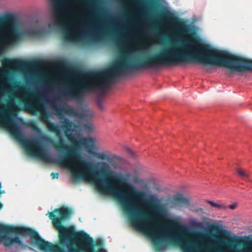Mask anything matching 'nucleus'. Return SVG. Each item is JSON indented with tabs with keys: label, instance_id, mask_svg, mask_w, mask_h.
Returning <instances> with one entry per match:
<instances>
[{
	"label": "nucleus",
	"instance_id": "obj_1",
	"mask_svg": "<svg viewBox=\"0 0 252 252\" xmlns=\"http://www.w3.org/2000/svg\"><path fill=\"white\" fill-rule=\"evenodd\" d=\"M194 61L204 65L220 66L230 69L229 72H243L249 70V60L227 51L219 50L206 44L197 43L186 39L184 44L177 48L174 46L164 48L160 52L128 62L127 57H123L107 72L91 71L85 75L88 81L83 82L77 77H71L68 80L73 84L68 87L63 94L75 99L82 98L86 93L96 90L104 92L107 85L114 81L121 73L127 70L158 67L179 63Z\"/></svg>",
	"mask_w": 252,
	"mask_h": 252
},
{
	"label": "nucleus",
	"instance_id": "obj_2",
	"mask_svg": "<svg viewBox=\"0 0 252 252\" xmlns=\"http://www.w3.org/2000/svg\"><path fill=\"white\" fill-rule=\"evenodd\" d=\"M126 178L115 177L113 182L108 179L105 183H99L98 187L100 190L105 189L109 193H112L119 199L124 210L130 218L134 223L138 224L147 219L151 220L154 227L160 230L159 235L154 237L153 241L156 245L166 242L174 245L180 242L184 252H232L229 250L222 249V245L232 248V239L217 238L216 241L207 240L206 237L198 231L185 233L184 240L180 241L176 235L177 230L181 227L175 220L168 218V211L162 204H157L158 199L154 195L150 196L147 201L150 212L154 215L149 216L138 210L136 203L142 202L146 196L144 191H139L131 184L126 182L130 174L125 175Z\"/></svg>",
	"mask_w": 252,
	"mask_h": 252
},
{
	"label": "nucleus",
	"instance_id": "obj_3",
	"mask_svg": "<svg viewBox=\"0 0 252 252\" xmlns=\"http://www.w3.org/2000/svg\"><path fill=\"white\" fill-rule=\"evenodd\" d=\"M71 213L67 208L55 209L48 213L53 225L58 230L59 241L55 245L42 239L37 231L29 227H12L10 231L17 235L30 236L38 248L45 252H93L94 245L92 237L83 231L76 232L72 226L62 224V220L68 219Z\"/></svg>",
	"mask_w": 252,
	"mask_h": 252
},
{
	"label": "nucleus",
	"instance_id": "obj_4",
	"mask_svg": "<svg viewBox=\"0 0 252 252\" xmlns=\"http://www.w3.org/2000/svg\"><path fill=\"white\" fill-rule=\"evenodd\" d=\"M76 126V125L68 119H64L62 127L72 145L70 147H67L66 154L53 159L52 162L60 165L71 167L72 176L74 179L88 180L93 176L90 173L92 163L83 159L79 153L80 145L85 144L87 139L78 140L75 139L71 132L74 131L73 127Z\"/></svg>",
	"mask_w": 252,
	"mask_h": 252
},
{
	"label": "nucleus",
	"instance_id": "obj_5",
	"mask_svg": "<svg viewBox=\"0 0 252 252\" xmlns=\"http://www.w3.org/2000/svg\"><path fill=\"white\" fill-rule=\"evenodd\" d=\"M21 33L18 30L13 16L8 15L0 19V53L2 49V43H12L18 41Z\"/></svg>",
	"mask_w": 252,
	"mask_h": 252
},
{
	"label": "nucleus",
	"instance_id": "obj_6",
	"mask_svg": "<svg viewBox=\"0 0 252 252\" xmlns=\"http://www.w3.org/2000/svg\"><path fill=\"white\" fill-rule=\"evenodd\" d=\"M99 164L100 165L99 173L100 174V175H101L103 177H105V178L103 179H100L99 178H98L97 177L96 174V173H97V172H95V173H93L92 172V168L93 167V166H92V167L91 168L90 173L92 175H93V176H92V177H90V179H89L88 180H86L87 181H90V180H95L96 181V187L99 191H100L101 192L109 193L106 190H105V189H104L103 190H100L98 189V187L97 186L98 184H99V183H101V182L105 183L106 179H108L110 182H113V181H114V177H118V176H116V175H113V172L111 171L110 166L108 163H107L106 162L102 161V162H100L99 163Z\"/></svg>",
	"mask_w": 252,
	"mask_h": 252
},
{
	"label": "nucleus",
	"instance_id": "obj_7",
	"mask_svg": "<svg viewBox=\"0 0 252 252\" xmlns=\"http://www.w3.org/2000/svg\"><path fill=\"white\" fill-rule=\"evenodd\" d=\"M12 227L21 228L22 226H15L0 223V241L3 243L5 247L10 246L14 243L22 246L23 244L18 236H15L14 238H11L10 236V233L16 234L15 232L10 231L11 228Z\"/></svg>",
	"mask_w": 252,
	"mask_h": 252
},
{
	"label": "nucleus",
	"instance_id": "obj_8",
	"mask_svg": "<svg viewBox=\"0 0 252 252\" xmlns=\"http://www.w3.org/2000/svg\"><path fill=\"white\" fill-rule=\"evenodd\" d=\"M46 125L49 131L55 133L57 136L59 137V141L54 144V146L59 149L66 148V145L62 137L60 127L59 125L50 121L48 122Z\"/></svg>",
	"mask_w": 252,
	"mask_h": 252
},
{
	"label": "nucleus",
	"instance_id": "obj_9",
	"mask_svg": "<svg viewBox=\"0 0 252 252\" xmlns=\"http://www.w3.org/2000/svg\"><path fill=\"white\" fill-rule=\"evenodd\" d=\"M96 158L100 160H106L109 163L119 162L122 159L120 156L114 154L108 155L103 152L90 151Z\"/></svg>",
	"mask_w": 252,
	"mask_h": 252
},
{
	"label": "nucleus",
	"instance_id": "obj_10",
	"mask_svg": "<svg viewBox=\"0 0 252 252\" xmlns=\"http://www.w3.org/2000/svg\"><path fill=\"white\" fill-rule=\"evenodd\" d=\"M55 113L59 116V118L61 120H63V122L64 121L66 118L63 117V113H65L68 116H77L78 115V113L75 110L74 108L70 107H55Z\"/></svg>",
	"mask_w": 252,
	"mask_h": 252
},
{
	"label": "nucleus",
	"instance_id": "obj_11",
	"mask_svg": "<svg viewBox=\"0 0 252 252\" xmlns=\"http://www.w3.org/2000/svg\"><path fill=\"white\" fill-rule=\"evenodd\" d=\"M171 205L172 207L181 208L182 207H188L189 205V199L183 194H178L175 195L171 201Z\"/></svg>",
	"mask_w": 252,
	"mask_h": 252
},
{
	"label": "nucleus",
	"instance_id": "obj_12",
	"mask_svg": "<svg viewBox=\"0 0 252 252\" xmlns=\"http://www.w3.org/2000/svg\"><path fill=\"white\" fill-rule=\"evenodd\" d=\"M162 15L163 17L167 18L172 23L177 24L178 30L182 33H186L188 32V27L185 22H180L177 17L173 16L169 13L167 14H163Z\"/></svg>",
	"mask_w": 252,
	"mask_h": 252
},
{
	"label": "nucleus",
	"instance_id": "obj_13",
	"mask_svg": "<svg viewBox=\"0 0 252 252\" xmlns=\"http://www.w3.org/2000/svg\"><path fill=\"white\" fill-rule=\"evenodd\" d=\"M1 63L4 67L7 68L24 67L28 64L27 63L24 62L20 60H13L9 58L2 60Z\"/></svg>",
	"mask_w": 252,
	"mask_h": 252
},
{
	"label": "nucleus",
	"instance_id": "obj_14",
	"mask_svg": "<svg viewBox=\"0 0 252 252\" xmlns=\"http://www.w3.org/2000/svg\"><path fill=\"white\" fill-rule=\"evenodd\" d=\"M64 36L63 38L66 41H73L76 39V36L72 35L71 31L75 30L74 27L67 24L66 26L63 28Z\"/></svg>",
	"mask_w": 252,
	"mask_h": 252
},
{
	"label": "nucleus",
	"instance_id": "obj_15",
	"mask_svg": "<svg viewBox=\"0 0 252 252\" xmlns=\"http://www.w3.org/2000/svg\"><path fill=\"white\" fill-rule=\"evenodd\" d=\"M94 247H93V252H107L103 249V242L100 239H97L96 241H94Z\"/></svg>",
	"mask_w": 252,
	"mask_h": 252
},
{
	"label": "nucleus",
	"instance_id": "obj_16",
	"mask_svg": "<svg viewBox=\"0 0 252 252\" xmlns=\"http://www.w3.org/2000/svg\"><path fill=\"white\" fill-rule=\"evenodd\" d=\"M49 116H50L48 112L46 110H43L41 111L40 120L41 121L43 122L45 124H46L48 122L50 121Z\"/></svg>",
	"mask_w": 252,
	"mask_h": 252
},
{
	"label": "nucleus",
	"instance_id": "obj_17",
	"mask_svg": "<svg viewBox=\"0 0 252 252\" xmlns=\"http://www.w3.org/2000/svg\"><path fill=\"white\" fill-rule=\"evenodd\" d=\"M207 202L212 207L217 208L220 210H226L227 209V206L223 204H218L214 202L213 201H207Z\"/></svg>",
	"mask_w": 252,
	"mask_h": 252
},
{
	"label": "nucleus",
	"instance_id": "obj_18",
	"mask_svg": "<svg viewBox=\"0 0 252 252\" xmlns=\"http://www.w3.org/2000/svg\"><path fill=\"white\" fill-rule=\"evenodd\" d=\"M235 171L243 179L246 180L249 178V175L243 169L237 168Z\"/></svg>",
	"mask_w": 252,
	"mask_h": 252
},
{
	"label": "nucleus",
	"instance_id": "obj_19",
	"mask_svg": "<svg viewBox=\"0 0 252 252\" xmlns=\"http://www.w3.org/2000/svg\"><path fill=\"white\" fill-rule=\"evenodd\" d=\"M131 180L133 183L137 184H141L143 183V180L139 178L137 175H135L132 177Z\"/></svg>",
	"mask_w": 252,
	"mask_h": 252
},
{
	"label": "nucleus",
	"instance_id": "obj_20",
	"mask_svg": "<svg viewBox=\"0 0 252 252\" xmlns=\"http://www.w3.org/2000/svg\"><path fill=\"white\" fill-rule=\"evenodd\" d=\"M96 104L100 109L101 110H104V107L102 104V99L101 98L99 97L96 99Z\"/></svg>",
	"mask_w": 252,
	"mask_h": 252
},
{
	"label": "nucleus",
	"instance_id": "obj_21",
	"mask_svg": "<svg viewBox=\"0 0 252 252\" xmlns=\"http://www.w3.org/2000/svg\"><path fill=\"white\" fill-rule=\"evenodd\" d=\"M32 34L35 35H39L42 33V31L39 29L34 30L32 31Z\"/></svg>",
	"mask_w": 252,
	"mask_h": 252
},
{
	"label": "nucleus",
	"instance_id": "obj_22",
	"mask_svg": "<svg viewBox=\"0 0 252 252\" xmlns=\"http://www.w3.org/2000/svg\"><path fill=\"white\" fill-rule=\"evenodd\" d=\"M24 95L25 96H33V97H35V96L38 97V95H36L35 94H32L28 91H26L25 92Z\"/></svg>",
	"mask_w": 252,
	"mask_h": 252
},
{
	"label": "nucleus",
	"instance_id": "obj_23",
	"mask_svg": "<svg viewBox=\"0 0 252 252\" xmlns=\"http://www.w3.org/2000/svg\"><path fill=\"white\" fill-rule=\"evenodd\" d=\"M227 208H229L231 210H234L236 208L237 206V204L236 203H233V204L229 205L227 206Z\"/></svg>",
	"mask_w": 252,
	"mask_h": 252
},
{
	"label": "nucleus",
	"instance_id": "obj_24",
	"mask_svg": "<svg viewBox=\"0 0 252 252\" xmlns=\"http://www.w3.org/2000/svg\"><path fill=\"white\" fill-rule=\"evenodd\" d=\"M51 176L52 179H54L55 178H58L59 174L58 173L52 172L51 174Z\"/></svg>",
	"mask_w": 252,
	"mask_h": 252
},
{
	"label": "nucleus",
	"instance_id": "obj_25",
	"mask_svg": "<svg viewBox=\"0 0 252 252\" xmlns=\"http://www.w3.org/2000/svg\"><path fill=\"white\" fill-rule=\"evenodd\" d=\"M127 149L128 153L129 155H130L131 156L133 157L134 156V152L129 148H127Z\"/></svg>",
	"mask_w": 252,
	"mask_h": 252
},
{
	"label": "nucleus",
	"instance_id": "obj_26",
	"mask_svg": "<svg viewBox=\"0 0 252 252\" xmlns=\"http://www.w3.org/2000/svg\"><path fill=\"white\" fill-rule=\"evenodd\" d=\"M41 139H43V140H45V139H48L49 138L45 136H42Z\"/></svg>",
	"mask_w": 252,
	"mask_h": 252
},
{
	"label": "nucleus",
	"instance_id": "obj_27",
	"mask_svg": "<svg viewBox=\"0 0 252 252\" xmlns=\"http://www.w3.org/2000/svg\"><path fill=\"white\" fill-rule=\"evenodd\" d=\"M117 44H119L120 42V40H117Z\"/></svg>",
	"mask_w": 252,
	"mask_h": 252
}]
</instances>
